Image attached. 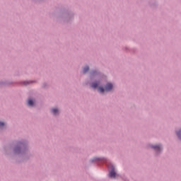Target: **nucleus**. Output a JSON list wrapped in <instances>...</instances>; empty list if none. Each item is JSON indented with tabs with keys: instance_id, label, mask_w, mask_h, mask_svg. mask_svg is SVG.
I'll return each mask as SVG.
<instances>
[{
	"instance_id": "f257e3e1",
	"label": "nucleus",
	"mask_w": 181,
	"mask_h": 181,
	"mask_svg": "<svg viewBox=\"0 0 181 181\" xmlns=\"http://www.w3.org/2000/svg\"><path fill=\"white\" fill-rule=\"evenodd\" d=\"M111 90H112V83H107L106 85L105 89L103 87H100L98 88V92L103 93L105 91L106 93H108V91H111Z\"/></svg>"
},
{
	"instance_id": "f03ea898",
	"label": "nucleus",
	"mask_w": 181,
	"mask_h": 181,
	"mask_svg": "<svg viewBox=\"0 0 181 181\" xmlns=\"http://www.w3.org/2000/svg\"><path fill=\"white\" fill-rule=\"evenodd\" d=\"M108 169H111L109 173L110 177L115 178L117 177V173H115V169L114 168V165H107Z\"/></svg>"
},
{
	"instance_id": "7ed1b4c3",
	"label": "nucleus",
	"mask_w": 181,
	"mask_h": 181,
	"mask_svg": "<svg viewBox=\"0 0 181 181\" xmlns=\"http://www.w3.org/2000/svg\"><path fill=\"white\" fill-rule=\"evenodd\" d=\"M152 148H153V149H155V151H157V152H159V151H160L162 149L160 146H153Z\"/></svg>"
},
{
	"instance_id": "20e7f679",
	"label": "nucleus",
	"mask_w": 181,
	"mask_h": 181,
	"mask_svg": "<svg viewBox=\"0 0 181 181\" xmlns=\"http://www.w3.org/2000/svg\"><path fill=\"white\" fill-rule=\"evenodd\" d=\"M52 114H54V115H57V114H59V110L56 108L52 109Z\"/></svg>"
},
{
	"instance_id": "39448f33",
	"label": "nucleus",
	"mask_w": 181,
	"mask_h": 181,
	"mask_svg": "<svg viewBox=\"0 0 181 181\" xmlns=\"http://www.w3.org/2000/svg\"><path fill=\"white\" fill-rule=\"evenodd\" d=\"M91 87L93 88H97V87H98V83L95 82V83H92Z\"/></svg>"
},
{
	"instance_id": "423d86ee",
	"label": "nucleus",
	"mask_w": 181,
	"mask_h": 181,
	"mask_svg": "<svg viewBox=\"0 0 181 181\" xmlns=\"http://www.w3.org/2000/svg\"><path fill=\"white\" fill-rule=\"evenodd\" d=\"M28 105H30V107H32L33 105V100H32L31 99L28 100Z\"/></svg>"
},
{
	"instance_id": "0eeeda50",
	"label": "nucleus",
	"mask_w": 181,
	"mask_h": 181,
	"mask_svg": "<svg viewBox=\"0 0 181 181\" xmlns=\"http://www.w3.org/2000/svg\"><path fill=\"white\" fill-rule=\"evenodd\" d=\"M88 70H90V67L86 66V67L83 69V74H86V73H87V71H88Z\"/></svg>"
},
{
	"instance_id": "6e6552de",
	"label": "nucleus",
	"mask_w": 181,
	"mask_h": 181,
	"mask_svg": "<svg viewBox=\"0 0 181 181\" xmlns=\"http://www.w3.org/2000/svg\"><path fill=\"white\" fill-rule=\"evenodd\" d=\"M177 136L180 137V139H181V130H180V131L177 133Z\"/></svg>"
},
{
	"instance_id": "1a4fd4ad",
	"label": "nucleus",
	"mask_w": 181,
	"mask_h": 181,
	"mask_svg": "<svg viewBox=\"0 0 181 181\" xmlns=\"http://www.w3.org/2000/svg\"><path fill=\"white\" fill-rule=\"evenodd\" d=\"M5 125V123L0 122V128H2Z\"/></svg>"
}]
</instances>
